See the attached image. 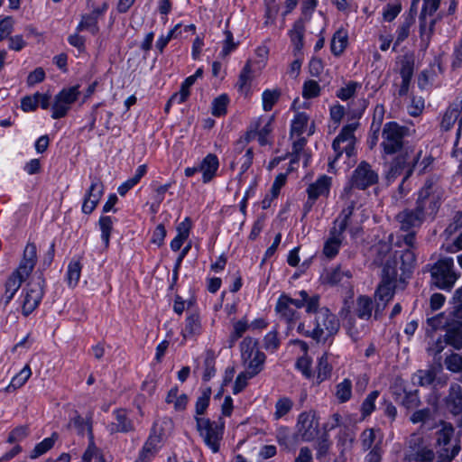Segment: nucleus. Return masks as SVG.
Returning <instances> with one entry per match:
<instances>
[{"label":"nucleus","instance_id":"69168bd1","mask_svg":"<svg viewBox=\"0 0 462 462\" xmlns=\"http://www.w3.org/2000/svg\"><path fill=\"white\" fill-rule=\"evenodd\" d=\"M320 88L315 80H308L303 86V97L305 98H313L319 95Z\"/></svg>","mask_w":462,"mask_h":462},{"label":"nucleus","instance_id":"c756f323","mask_svg":"<svg viewBox=\"0 0 462 462\" xmlns=\"http://www.w3.org/2000/svg\"><path fill=\"white\" fill-rule=\"evenodd\" d=\"M218 168L217 157L214 154H208L202 161L199 171L203 172V181L208 182L215 175Z\"/></svg>","mask_w":462,"mask_h":462},{"label":"nucleus","instance_id":"052dcab7","mask_svg":"<svg viewBox=\"0 0 462 462\" xmlns=\"http://www.w3.org/2000/svg\"><path fill=\"white\" fill-rule=\"evenodd\" d=\"M210 394H211V390L207 389L203 392L202 395L200 397H199V399L196 402L197 417L205 413L207 408L208 407Z\"/></svg>","mask_w":462,"mask_h":462},{"label":"nucleus","instance_id":"0eeeda50","mask_svg":"<svg viewBox=\"0 0 462 462\" xmlns=\"http://www.w3.org/2000/svg\"><path fill=\"white\" fill-rule=\"evenodd\" d=\"M421 152H414L413 149H406L404 152L398 154L391 162L390 168L385 175L388 182L393 181L397 177L403 175L402 182L410 178L413 172ZM402 184L400 185L402 189Z\"/></svg>","mask_w":462,"mask_h":462},{"label":"nucleus","instance_id":"a19ab883","mask_svg":"<svg viewBox=\"0 0 462 462\" xmlns=\"http://www.w3.org/2000/svg\"><path fill=\"white\" fill-rule=\"evenodd\" d=\"M347 44V35L342 31H337L331 41L330 48L331 51L338 56L340 55L344 50L346 49Z\"/></svg>","mask_w":462,"mask_h":462},{"label":"nucleus","instance_id":"2eb2a0df","mask_svg":"<svg viewBox=\"0 0 462 462\" xmlns=\"http://www.w3.org/2000/svg\"><path fill=\"white\" fill-rule=\"evenodd\" d=\"M79 95V91L78 86L64 88L56 95L52 106V118L59 119L65 116L70 106L77 100Z\"/></svg>","mask_w":462,"mask_h":462},{"label":"nucleus","instance_id":"4d7b16f0","mask_svg":"<svg viewBox=\"0 0 462 462\" xmlns=\"http://www.w3.org/2000/svg\"><path fill=\"white\" fill-rule=\"evenodd\" d=\"M228 97L226 95H221L217 97L213 102L212 114L215 116H220L226 113V106Z\"/></svg>","mask_w":462,"mask_h":462},{"label":"nucleus","instance_id":"864d4df0","mask_svg":"<svg viewBox=\"0 0 462 462\" xmlns=\"http://www.w3.org/2000/svg\"><path fill=\"white\" fill-rule=\"evenodd\" d=\"M255 375L256 374H252L250 373V370H248V369H245V372L240 373L236 379V382H235V384L233 387V393L235 394H236V393L242 392L245 389V387L247 385V381Z\"/></svg>","mask_w":462,"mask_h":462},{"label":"nucleus","instance_id":"5701e85b","mask_svg":"<svg viewBox=\"0 0 462 462\" xmlns=\"http://www.w3.org/2000/svg\"><path fill=\"white\" fill-rule=\"evenodd\" d=\"M115 420L108 425V430L111 434L116 432L127 433L134 430V426L128 418L127 412L124 409H118L114 411Z\"/></svg>","mask_w":462,"mask_h":462},{"label":"nucleus","instance_id":"603ef678","mask_svg":"<svg viewBox=\"0 0 462 462\" xmlns=\"http://www.w3.org/2000/svg\"><path fill=\"white\" fill-rule=\"evenodd\" d=\"M99 226L101 229V237L105 243L106 247L109 245L110 234L113 228V221L110 217H102L99 219Z\"/></svg>","mask_w":462,"mask_h":462},{"label":"nucleus","instance_id":"a211bd4d","mask_svg":"<svg viewBox=\"0 0 462 462\" xmlns=\"http://www.w3.org/2000/svg\"><path fill=\"white\" fill-rule=\"evenodd\" d=\"M402 243L407 246V248L401 252H395L394 254H397V261L400 260L402 262L400 269L402 270V274H406L411 272V269L416 260L415 254L413 252L415 247V232H411L403 236Z\"/></svg>","mask_w":462,"mask_h":462},{"label":"nucleus","instance_id":"f257e3e1","mask_svg":"<svg viewBox=\"0 0 462 462\" xmlns=\"http://www.w3.org/2000/svg\"><path fill=\"white\" fill-rule=\"evenodd\" d=\"M37 262V247L33 243H28L23 251V259L18 268L9 276L5 284V293L0 303L5 307L14 298L22 283L30 276Z\"/></svg>","mask_w":462,"mask_h":462},{"label":"nucleus","instance_id":"4468645a","mask_svg":"<svg viewBox=\"0 0 462 462\" xmlns=\"http://www.w3.org/2000/svg\"><path fill=\"white\" fill-rule=\"evenodd\" d=\"M378 181L377 173L372 169L366 162H361L353 171L349 181V187L345 189L348 192L351 189H365Z\"/></svg>","mask_w":462,"mask_h":462},{"label":"nucleus","instance_id":"20e7f679","mask_svg":"<svg viewBox=\"0 0 462 462\" xmlns=\"http://www.w3.org/2000/svg\"><path fill=\"white\" fill-rule=\"evenodd\" d=\"M442 197L443 189L439 184V178L431 176L426 180L419 191L416 208L424 214H434L440 205Z\"/></svg>","mask_w":462,"mask_h":462},{"label":"nucleus","instance_id":"cd10ccee","mask_svg":"<svg viewBox=\"0 0 462 462\" xmlns=\"http://www.w3.org/2000/svg\"><path fill=\"white\" fill-rule=\"evenodd\" d=\"M342 234L343 232H339L336 226L330 230V237L326 241L323 248V253L327 257L333 258L337 254L342 243Z\"/></svg>","mask_w":462,"mask_h":462},{"label":"nucleus","instance_id":"ea45409f","mask_svg":"<svg viewBox=\"0 0 462 462\" xmlns=\"http://www.w3.org/2000/svg\"><path fill=\"white\" fill-rule=\"evenodd\" d=\"M32 371L30 366L25 365L11 381L10 384L5 388L6 392H10L11 389L16 390L22 387L27 380L30 378Z\"/></svg>","mask_w":462,"mask_h":462},{"label":"nucleus","instance_id":"c03bdc74","mask_svg":"<svg viewBox=\"0 0 462 462\" xmlns=\"http://www.w3.org/2000/svg\"><path fill=\"white\" fill-rule=\"evenodd\" d=\"M351 277L352 273L349 270H342L341 266H337L328 273L327 281L330 284L335 285L343 282L344 278L348 280Z\"/></svg>","mask_w":462,"mask_h":462},{"label":"nucleus","instance_id":"bf43d9fd","mask_svg":"<svg viewBox=\"0 0 462 462\" xmlns=\"http://www.w3.org/2000/svg\"><path fill=\"white\" fill-rule=\"evenodd\" d=\"M413 21L414 20L412 17L406 18V20L398 28L395 45L400 44L402 42H403L409 36L410 28H411V24L413 23Z\"/></svg>","mask_w":462,"mask_h":462},{"label":"nucleus","instance_id":"1a4fd4ad","mask_svg":"<svg viewBox=\"0 0 462 462\" xmlns=\"http://www.w3.org/2000/svg\"><path fill=\"white\" fill-rule=\"evenodd\" d=\"M45 281L42 272H36L23 289L22 312L26 317L40 304L44 294Z\"/></svg>","mask_w":462,"mask_h":462},{"label":"nucleus","instance_id":"f03ea898","mask_svg":"<svg viewBox=\"0 0 462 462\" xmlns=\"http://www.w3.org/2000/svg\"><path fill=\"white\" fill-rule=\"evenodd\" d=\"M442 427L436 432L437 462H451L461 450L459 433L455 434L451 423L442 422Z\"/></svg>","mask_w":462,"mask_h":462},{"label":"nucleus","instance_id":"7c9ffc66","mask_svg":"<svg viewBox=\"0 0 462 462\" xmlns=\"http://www.w3.org/2000/svg\"><path fill=\"white\" fill-rule=\"evenodd\" d=\"M374 310V301L367 296H359L356 299V305L355 311L358 318L363 319H369L372 316Z\"/></svg>","mask_w":462,"mask_h":462},{"label":"nucleus","instance_id":"7ed1b4c3","mask_svg":"<svg viewBox=\"0 0 462 462\" xmlns=\"http://www.w3.org/2000/svg\"><path fill=\"white\" fill-rule=\"evenodd\" d=\"M409 134V129L401 126L396 122L386 123L382 131L381 146L384 154L393 155L404 152L406 149H412L407 144L404 138Z\"/></svg>","mask_w":462,"mask_h":462},{"label":"nucleus","instance_id":"aec40b11","mask_svg":"<svg viewBox=\"0 0 462 462\" xmlns=\"http://www.w3.org/2000/svg\"><path fill=\"white\" fill-rule=\"evenodd\" d=\"M424 4L422 6V10L420 15V38L421 42L424 43L425 47H428L431 33L433 32V27L435 24V20L430 21V32H425V17L426 14L432 15L439 8L440 0H423Z\"/></svg>","mask_w":462,"mask_h":462},{"label":"nucleus","instance_id":"0e129e2a","mask_svg":"<svg viewBox=\"0 0 462 462\" xmlns=\"http://www.w3.org/2000/svg\"><path fill=\"white\" fill-rule=\"evenodd\" d=\"M280 346L277 331L269 332L263 339V346L266 350L274 352Z\"/></svg>","mask_w":462,"mask_h":462},{"label":"nucleus","instance_id":"c85d7f7f","mask_svg":"<svg viewBox=\"0 0 462 462\" xmlns=\"http://www.w3.org/2000/svg\"><path fill=\"white\" fill-rule=\"evenodd\" d=\"M101 14L102 11L97 8L93 10L89 14L83 15L77 30H88L91 33L96 34L98 32L97 20Z\"/></svg>","mask_w":462,"mask_h":462},{"label":"nucleus","instance_id":"5fc2aeb1","mask_svg":"<svg viewBox=\"0 0 462 462\" xmlns=\"http://www.w3.org/2000/svg\"><path fill=\"white\" fill-rule=\"evenodd\" d=\"M81 273V264L79 262H72L68 267V282L70 286H76Z\"/></svg>","mask_w":462,"mask_h":462},{"label":"nucleus","instance_id":"37998d69","mask_svg":"<svg viewBox=\"0 0 462 462\" xmlns=\"http://www.w3.org/2000/svg\"><path fill=\"white\" fill-rule=\"evenodd\" d=\"M352 382L345 379L336 386V396L340 402H346L351 398Z\"/></svg>","mask_w":462,"mask_h":462},{"label":"nucleus","instance_id":"a878e982","mask_svg":"<svg viewBox=\"0 0 462 462\" xmlns=\"http://www.w3.org/2000/svg\"><path fill=\"white\" fill-rule=\"evenodd\" d=\"M290 301L291 298L288 295H281L278 299L275 310L282 319L291 324L295 319H297L298 317L294 308L292 307L291 303H290Z\"/></svg>","mask_w":462,"mask_h":462},{"label":"nucleus","instance_id":"680f3d73","mask_svg":"<svg viewBox=\"0 0 462 462\" xmlns=\"http://www.w3.org/2000/svg\"><path fill=\"white\" fill-rule=\"evenodd\" d=\"M360 87V84L355 81H350L346 84V87L341 88L337 93V97L342 100H347L354 96L357 88Z\"/></svg>","mask_w":462,"mask_h":462},{"label":"nucleus","instance_id":"c9c22d12","mask_svg":"<svg viewBox=\"0 0 462 462\" xmlns=\"http://www.w3.org/2000/svg\"><path fill=\"white\" fill-rule=\"evenodd\" d=\"M68 427L75 428L79 435H84L87 430L89 439H93L92 426L89 420H84L77 411H75V416L70 420Z\"/></svg>","mask_w":462,"mask_h":462},{"label":"nucleus","instance_id":"6e6552de","mask_svg":"<svg viewBox=\"0 0 462 462\" xmlns=\"http://www.w3.org/2000/svg\"><path fill=\"white\" fill-rule=\"evenodd\" d=\"M431 284L444 291H451L458 278L452 258H443L435 263L431 269Z\"/></svg>","mask_w":462,"mask_h":462},{"label":"nucleus","instance_id":"de8ad7c7","mask_svg":"<svg viewBox=\"0 0 462 462\" xmlns=\"http://www.w3.org/2000/svg\"><path fill=\"white\" fill-rule=\"evenodd\" d=\"M254 152L252 148H248L245 154L236 155L232 166L235 163L241 164V174L245 173L252 165Z\"/></svg>","mask_w":462,"mask_h":462},{"label":"nucleus","instance_id":"393cba45","mask_svg":"<svg viewBox=\"0 0 462 462\" xmlns=\"http://www.w3.org/2000/svg\"><path fill=\"white\" fill-rule=\"evenodd\" d=\"M458 121L459 128L457 134V141L456 145L458 143V142L461 139V125H462V117H460V108L459 106H450L447 109L445 112L440 126L443 130L448 131L449 130L454 124Z\"/></svg>","mask_w":462,"mask_h":462},{"label":"nucleus","instance_id":"ddd939ff","mask_svg":"<svg viewBox=\"0 0 462 462\" xmlns=\"http://www.w3.org/2000/svg\"><path fill=\"white\" fill-rule=\"evenodd\" d=\"M445 411L450 414L457 428L462 429V387L453 383L443 400Z\"/></svg>","mask_w":462,"mask_h":462},{"label":"nucleus","instance_id":"412c9836","mask_svg":"<svg viewBox=\"0 0 462 462\" xmlns=\"http://www.w3.org/2000/svg\"><path fill=\"white\" fill-rule=\"evenodd\" d=\"M90 179L92 182L82 205V211L85 214H90L95 209L104 191L103 183L99 179L92 176Z\"/></svg>","mask_w":462,"mask_h":462},{"label":"nucleus","instance_id":"9d476101","mask_svg":"<svg viewBox=\"0 0 462 462\" xmlns=\"http://www.w3.org/2000/svg\"><path fill=\"white\" fill-rule=\"evenodd\" d=\"M197 430L203 438L206 445L214 452L219 450L220 441L223 438L224 422L221 418L218 420H210L207 418L196 417Z\"/></svg>","mask_w":462,"mask_h":462},{"label":"nucleus","instance_id":"8fccbe9b","mask_svg":"<svg viewBox=\"0 0 462 462\" xmlns=\"http://www.w3.org/2000/svg\"><path fill=\"white\" fill-rule=\"evenodd\" d=\"M435 454L432 449L426 448L420 453L407 454L406 459L408 461L414 462H432L434 460Z\"/></svg>","mask_w":462,"mask_h":462},{"label":"nucleus","instance_id":"3c124183","mask_svg":"<svg viewBox=\"0 0 462 462\" xmlns=\"http://www.w3.org/2000/svg\"><path fill=\"white\" fill-rule=\"evenodd\" d=\"M308 121H309V117L306 114L298 113L291 124V134H296L298 135H300L304 132V129L307 126Z\"/></svg>","mask_w":462,"mask_h":462},{"label":"nucleus","instance_id":"b1692460","mask_svg":"<svg viewBox=\"0 0 462 462\" xmlns=\"http://www.w3.org/2000/svg\"><path fill=\"white\" fill-rule=\"evenodd\" d=\"M442 370L441 363L430 366L428 369L418 370L411 378L412 383L420 386H428L436 382L438 372Z\"/></svg>","mask_w":462,"mask_h":462},{"label":"nucleus","instance_id":"e433bc0d","mask_svg":"<svg viewBox=\"0 0 462 462\" xmlns=\"http://www.w3.org/2000/svg\"><path fill=\"white\" fill-rule=\"evenodd\" d=\"M332 365L328 363V355L324 354L319 358L317 365V383H320L331 375Z\"/></svg>","mask_w":462,"mask_h":462},{"label":"nucleus","instance_id":"f3484780","mask_svg":"<svg viewBox=\"0 0 462 462\" xmlns=\"http://www.w3.org/2000/svg\"><path fill=\"white\" fill-rule=\"evenodd\" d=\"M425 215L422 211H420L418 208H415L414 209L406 208L402 211L399 212L395 219L399 224L400 229L402 231H410L413 232L412 230L415 228L420 227L424 219Z\"/></svg>","mask_w":462,"mask_h":462},{"label":"nucleus","instance_id":"72a5a7b5","mask_svg":"<svg viewBox=\"0 0 462 462\" xmlns=\"http://www.w3.org/2000/svg\"><path fill=\"white\" fill-rule=\"evenodd\" d=\"M305 27L302 20L294 23L293 28L290 32L291 40L294 45V51L300 52L303 48V36Z\"/></svg>","mask_w":462,"mask_h":462},{"label":"nucleus","instance_id":"bb28decb","mask_svg":"<svg viewBox=\"0 0 462 462\" xmlns=\"http://www.w3.org/2000/svg\"><path fill=\"white\" fill-rule=\"evenodd\" d=\"M330 182V178L324 175L310 184L307 189L310 200H316L319 196L328 195Z\"/></svg>","mask_w":462,"mask_h":462},{"label":"nucleus","instance_id":"f8f14e48","mask_svg":"<svg viewBox=\"0 0 462 462\" xmlns=\"http://www.w3.org/2000/svg\"><path fill=\"white\" fill-rule=\"evenodd\" d=\"M241 356L245 369L252 374H258L263 368L265 355L257 348V341L245 337L240 345Z\"/></svg>","mask_w":462,"mask_h":462},{"label":"nucleus","instance_id":"4be33fe9","mask_svg":"<svg viewBox=\"0 0 462 462\" xmlns=\"http://www.w3.org/2000/svg\"><path fill=\"white\" fill-rule=\"evenodd\" d=\"M395 290L388 285L379 284L374 300V319H379L385 310L389 301L393 299Z\"/></svg>","mask_w":462,"mask_h":462},{"label":"nucleus","instance_id":"338daca9","mask_svg":"<svg viewBox=\"0 0 462 462\" xmlns=\"http://www.w3.org/2000/svg\"><path fill=\"white\" fill-rule=\"evenodd\" d=\"M402 79L411 80L413 75V60L405 57L402 60V67L400 69Z\"/></svg>","mask_w":462,"mask_h":462},{"label":"nucleus","instance_id":"49530a36","mask_svg":"<svg viewBox=\"0 0 462 462\" xmlns=\"http://www.w3.org/2000/svg\"><path fill=\"white\" fill-rule=\"evenodd\" d=\"M293 406V402L288 397L280 398L275 404V420H279L286 415Z\"/></svg>","mask_w":462,"mask_h":462},{"label":"nucleus","instance_id":"09e8293b","mask_svg":"<svg viewBox=\"0 0 462 462\" xmlns=\"http://www.w3.org/2000/svg\"><path fill=\"white\" fill-rule=\"evenodd\" d=\"M353 210L354 202H351V205L344 208L339 217L335 220L334 226L337 227V229H339V232H344L346 230L348 224V219L353 214Z\"/></svg>","mask_w":462,"mask_h":462},{"label":"nucleus","instance_id":"f704fd0d","mask_svg":"<svg viewBox=\"0 0 462 462\" xmlns=\"http://www.w3.org/2000/svg\"><path fill=\"white\" fill-rule=\"evenodd\" d=\"M253 70L251 60H248L245 67L243 68L238 81L236 83V87L238 90L242 93H247L250 88V84L253 79Z\"/></svg>","mask_w":462,"mask_h":462},{"label":"nucleus","instance_id":"58836bf2","mask_svg":"<svg viewBox=\"0 0 462 462\" xmlns=\"http://www.w3.org/2000/svg\"><path fill=\"white\" fill-rule=\"evenodd\" d=\"M446 368L455 374L462 372V355L450 351L444 359Z\"/></svg>","mask_w":462,"mask_h":462},{"label":"nucleus","instance_id":"473e14b6","mask_svg":"<svg viewBox=\"0 0 462 462\" xmlns=\"http://www.w3.org/2000/svg\"><path fill=\"white\" fill-rule=\"evenodd\" d=\"M447 346H448V343L446 340V337L444 335H440L439 337L429 343L427 352L435 361L440 363V354L444 351Z\"/></svg>","mask_w":462,"mask_h":462},{"label":"nucleus","instance_id":"6e6d98bb","mask_svg":"<svg viewBox=\"0 0 462 462\" xmlns=\"http://www.w3.org/2000/svg\"><path fill=\"white\" fill-rule=\"evenodd\" d=\"M384 116V107L382 105H377L374 110L373 121L371 125V130L375 134H378Z\"/></svg>","mask_w":462,"mask_h":462},{"label":"nucleus","instance_id":"e2e57ef3","mask_svg":"<svg viewBox=\"0 0 462 462\" xmlns=\"http://www.w3.org/2000/svg\"><path fill=\"white\" fill-rule=\"evenodd\" d=\"M379 393L378 391H373L371 392L367 397L365 399L363 404H362V412L364 416L370 415L372 411L374 410V402L376 398L378 397Z\"/></svg>","mask_w":462,"mask_h":462},{"label":"nucleus","instance_id":"774afa93","mask_svg":"<svg viewBox=\"0 0 462 462\" xmlns=\"http://www.w3.org/2000/svg\"><path fill=\"white\" fill-rule=\"evenodd\" d=\"M453 314L456 318L462 319V287L455 291Z\"/></svg>","mask_w":462,"mask_h":462},{"label":"nucleus","instance_id":"6ab92c4d","mask_svg":"<svg viewBox=\"0 0 462 462\" xmlns=\"http://www.w3.org/2000/svg\"><path fill=\"white\" fill-rule=\"evenodd\" d=\"M298 435L302 440L310 441L315 439L319 432V422L315 420V413L312 411L302 412L298 420Z\"/></svg>","mask_w":462,"mask_h":462},{"label":"nucleus","instance_id":"dca6fc26","mask_svg":"<svg viewBox=\"0 0 462 462\" xmlns=\"http://www.w3.org/2000/svg\"><path fill=\"white\" fill-rule=\"evenodd\" d=\"M171 422L163 420L162 422H154L151 430L148 439L144 443L142 450V457H146L148 455H153L160 448L165 438V427Z\"/></svg>","mask_w":462,"mask_h":462},{"label":"nucleus","instance_id":"a18cd8bd","mask_svg":"<svg viewBox=\"0 0 462 462\" xmlns=\"http://www.w3.org/2000/svg\"><path fill=\"white\" fill-rule=\"evenodd\" d=\"M427 447L423 444V438L418 434H411L407 440V449L405 452V456L407 454L412 453H420L421 450H424Z\"/></svg>","mask_w":462,"mask_h":462},{"label":"nucleus","instance_id":"2f4dec72","mask_svg":"<svg viewBox=\"0 0 462 462\" xmlns=\"http://www.w3.org/2000/svg\"><path fill=\"white\" fill-rule=\"evenodd\" d=\"M356 125H347L342 128L339 134L335 138L332 143L334 151H341V144L346 142H356L354 132Z\"/></svg>","mask_w":462,"mask_h":462},{"label":"nucleus","instance_id":"39448f33","mask_svg":"<svg viewBox=\"0 0 462 462\" xmlns=\"http://www.w3.org/2000/svg\"><path fill=\"white\" fill-rule=\"evenodd\" d=\"M388 252V245H380L377 248V255L374 260V263L377 265H383L382 282L380 284L388 285L389 287H392L393 290H395L398 282H404L406 274L402 273L398 277L397 254H394L393 256H387Z\"/></svg>","mask_w":462,"mask_h":462},{"label":"nucleus","instance_id":"79ce46f5","mask_svg":"<svg viewBox=\"0 0 462 462\" xmlns=\"http://www.w3.org/2000/svg\"><path fill=\"white\" fill-rule=\"evenodd\" d=\"M58 439L57 433H53L51 437L44 439L42 442L38 443L31 454L32 458H36L51 449L56 439Z\"/></svg>","mask_w":462,"mask_h":462},{"label":"nucleus","instance_id":"9b49d317","mask_svg":"<svg viewBox=\"0 0 462 462\" xmlns=\"http://www.w3.org/2000/svg\"><path fill=\"white\" fill-rule=\"evenodd\" d=\"M442 313L428 319V324L434 329L443 328L445 331L444 337L448 343V346L455 350L462 349V321L452 319L445 321Z\"/></svg>","mask_w":462,"mask_h":462},{"label":"nucleus","instance_id":"13d9d810","mask_svg":"<svg viewBox=\"0 0 462 462\" xmlns=\"http://www.w3.org/2000/svg\"><path fill=\"white\" fill-rule=\"evenodd\" d=\"M279 97H280V92L279 91H276V90H274V91L265 90L263 93V109L265 111L272 110L273 106L277 102Z\"/></svg>","mask_w":462,"mask_h":462},{"label":"nucleus","instance_id":"4c0bfd02","mask_svg":"<svg viewBox=\"0 0 462 462\" xmlns=\"http://www.w3.org/2000/svg\"><path fill=\"white\" fill-rule=\"evenodd\" d=\"M200 332V319L197 313H191L186 319L185 328L182 331L184 338L191 337Z\"/></svg>","mask_w":462,"mask_h":462},{"label":"nucleus","instance_id":"423d86ee","mask_svg":"<svg viewBox=\"0 0 462 462\" xmlns=\"http://www.w3.org/2000/svg\"><path fill=\"white\" fill-rule=\"evenodd\" d=\"M313 325L312 330H307V337H311L318 341L333 337L340 327L338 319L326 307L320 308L316 312Z\"/></svg>","mask_w":462,"mask_h":462}]
</instances>
